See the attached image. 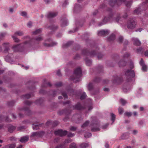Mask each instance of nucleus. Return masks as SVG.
Segmentation results:
<instances>
[{"label": "nucleus", "instance_id": "f257e3e1", "mask_svg": "<svg viewBox=\"0 0 148 148\" xmlns=\"http://www.w3.org/2000/svg\"><path fill=\"white\" fill-rule=\"evenodd\" d=\"M25 38L27 40L23 43L14 45L12 47V49L14 51H22L26 47L38 44L43 39V37L41 35L32 38L29 36H27L25 37Z\"/></svg>", "mask_w": 148, "mask_h": 148}, {"label": "nucleus", "instance_id": "f03ea898", "mask_svg": "<svg viewBox=\"0 0 148 148\" xmlns=\"http://www.w3.org/2000/svg\"><path fill=\"white\" fill-rule=\"evenodd\" d=\"M95 48L96 49V51L92 50L90 51L87 49H84L82 51V54L85 56L90 57H93L96 56L98 59H101L103 56V55L98 52L97 50L99 49L96 46L95 47Z\"/></svg>", "mask_w": 148, "mask_h": 148}, {"label": "nucleus", "instance_id": "7ed1b4c3", "mask_svg": "<svg viewBox=\"0 0 148 148\" xmlns=\"http://www.w3.org/2000/svg\"><path fill=\"white\" fill-rule=\"evenodd\" d=\"M99 8L107 10L110 12L109 15L108 17H105L103 20V22L99 23L98 25L100 26L105 24L108 22L109 21L113 19V13L112 12V9L110 8H107L105 4H103L101 5L99 7Z\"/></svg>", "mask_w": 148, "mask_h": 148}, {"label": "nucleus", "instance_id": "20e7f679", "mask_svg": "<svg viewBox=\"0 0 148 148\" xmlns=\"http://www.w3.org/2000/svg\"><path fill=\"white\" fill-rule=\"evenodd\" d=\"M74 76H71L70 79L73 80L75 83L80 80V77L82 76V70L80 67L76 68L74 72Z\"/></svg>", "mask_w": 148, "mask_h": 148}, {"label": "nucleus", "instance_id": "39448f33", "mask_svg": "<svg viewBox=\"0 0 148 148\" xmlns=\"http://www.w3.org/2000/svg\"><path fill=\"white\" fill-rule=\"evenodd\" d=\"M130 83L132 82H134L135 80V73L134 70H132L134 67L133 62L130 61Z\"/></svg>", "mask_w": 148, "mask_h": 148}, {"label": "nucleus", "instance_id": "423d86ee", "mask_svg": "<svg viewBox=\"0 0 148 148\" xmlns=\"http://www.w3.org/2000/svg\"><path fill=\"white\" fill-rule=\"evenodd\" d=\"M110 5L114 6L116 5L118 6L121 5L123 2H125L126 0H108Z\"/></svg>", "mask_w": 148, "mask_h": 148}, {"label": "nucleus", "instance_id": "0eeeda50", "mask_svg": "<svg viewBox=\"0 0 148 148\" xmlns=\"http://www.w3.org/2000/svg\"><path fill=\"white\" fill-rule=\"evenodd\" d=\"M23 33L21 31H17L12 36V38L15 42H18L20 40L19 39L16 38V35L21 36L23 35Z\"/></svg>", "mask_w": 148, "mask_h": 148}, {"label": "nucleus", "instance_id": "6e6552de", "mask_svg": "<svg viewBox=\"0 0 148 148\" xmlns=\"http://www.w3.org/2000/svg\"><path fill=\"white\" fill-rule=\"evenodd\" d=\"M55 134L56 135H59L60 136H63L66 135L67 133V132L66 131H63L62 130H59L55 131L54 132Z\"/></svg>", "mask_w": 148, "mask_h": 148}, {"label": "nucleus", "instance_id": "1a4fd4ad", "mask_svg": "<svg viewBox=\"0 0 148 148\" xmlns=\"http://www.w3.org/2000/svg\"><path fill=\"white\" fill-rule=\"evenodd\" d=\"M123 80L122 78L116 75L113 80V82L114 84H119Z\"/></svg>", "mask_w": 148, "mask_h": 148}, {"label": "nucleus", "instance_id": "9d476101", "mask_svg": "<svg viewBox=\"0 0 148 148\" xmlns=\"http://www.w3.org/2000/svg\"><path fill=\"white\" fill-rule=\"evenodd\" d=\"M51 84L49 82H47L46 79H44L43 82L42 84L41 87L42 88H44L48 86L51 87Z\"/></svg>", "mask_w": 148, "mask_h": 148}, {"label": "nucleus", "instance_id": "9b49d317", "mask_svg": "<svg viewBox=\"0 0 148 148\" xmlns=\"http://www.w3.org/2000/svg\"><path fill=\"white\" fill-rule=\"evenodd\" d=\"M136 20L134 19L130 18V29H133L134 28L136 25Z\"/></svg>", "mask_w": 148, "mask_h": 148}, {"label": "nucleus", "instance_id": "f8f14e48", "mask_svg": "<svg viewBox=\"0 0 148 148\" xmlns=\"http://www.w3.org/2000/svg\"><path fill=\"white\" fill-rule=\"evenodd\" d=\"M109 33V31L108 30H102L98 32L99 36H105L108 35Z\"/></svg>", "mask_w": 148, "mask_h": 148}, {"label": "nucleus", "instance_id": "ddd939ff", "mask_svg": "<svg viewBox=\"0 0 148 148\" xmlns=\"http://www.w3.org/2000/svg\"><path fill=\"white\" fill-rule=\"evenodd\" d=\"M68 21L66 18H64L61 20V25L62 27H64L67 25Z\"/></svg>", "mask_w": 148, "mask_h": 148}, {"label": "nucleus", "instance_id": "4468645a", "mask_svg": "<svg viewBox=\"0 0 148 148\" xmlns=\"http://www.w3.org/2000/svg\"><path fill=\"white\" fill-rule=\"evenodd\" d=\"M29 139V137L27 136H23L21 138L19 141L21 143H25Z\"/></svg>", "mask_w": 148, "mask_h": 148}, {"label": "nucleus", "instance_id": "2eb2a0df", "mask_svg": "<svg viewBox=\"0 0 148 148\" xmlns=\"http://www.w3.org/2000/svg\"><path fill=\"white\" fill-rule=\"evenodd\" d=\"M3 45L4 48V51L5 53L9 52V44L8 43H5L3 44Z\"/></svg>", "mask_w": 148, "mask_h": 148}, {"label": "nucleus", "instance_id": "dca6fc26", "mask_svg": "<svg viewBox=\"0 0 148 148\" xmlns=\"http://www.w3.org/2000/svg\"><path fill=\"white\" fill-rule=\"evenodd\" d=\"M124 78H125L127 82H129L130 81V70L128 69L126 71L125 74Z\"/></svg>", "mask_w": 148, "mask_h": 148}, {"label": "nucleus", "instance_id": "f3484780", "mask_svg": "<svg viewBox=\"0 0 148 148\" xmlns=\"http://www.w3.org/2000/svg\"><path fill=\"white\" fill-rule=\"evenodd\" d=\"M57 13L56 12H50L47 15L48 18H53L56 16Z\"/></svg>", "mask_w": 148, "mask_h": 148}, {"label": "nucleus", "instance_id": "a211bd4d", "mask_svg": "<svg viewBox=\"0 0 148 148\" xmlns=\"http://www.w3.org/2000/svg\"><path fill=\"white\" fill-rule=\"evenodd\" d=\"M46 27L47 28H49L50 29H51L53 31L56 30L58 28V26L57 25H55L53 24L49 26H48V27L46 26Z\"/></svg>", "mask_w": 148, "mask_h": 148}, {"label": "nucleus", "instance_id": "6ab92c4d", "mask_svg": "<svg viewBox=\"0 0 148 148\" xmlns=\"http://www.w3.org/2000/svg\"><path fill=\"white\" fill-rule=\"evenodd\" d=\"M133 43L136 46H140L141 44L140 42L137 38H133Z\"/></svg>", "mask_w": 148, "mask_h": 148}, {"label": "nucleus", "instance_id": "aec40b11", "mask_svg": "<svg viewBox=\"0 0 148 148\" xmlns=\"http://www.w3.org/2000/svg\"><path fill=\"white\" fill-rule=\"evenodd\" d=\"M10 55L12 56V54H9L7 56L5 57V59L7 62L11 63L12 62V57L10 56Z\"/></svg>", "mask_w": 148, "mask_h": 148}, {"label": "nucleus", "instance_id": "412c9836", "mask_svg": "<svg viewBox=\"0 0 148 148\" xmlns=\"http://www.w3.org/2000/svg\"><path fill=\"white\" fill-rule=\"evenodd\" d=\"M44 45L46 47H51L56 45L57 43L55 42H52L50 44L44 43Z\"/></svg>", "mask_w": 148, "mask_h": 148}, {"label": "nucleus", "instance_id": "4be33fe9", "mask_svg": "<svg viewBox=\"0 0 148 148\" xmlns=\"http://www.w3.org/2000/svg\"><path fill=\"white\" fill-rule=\"evenodd\" d=\"M126 62L123 60H121L118 63V65L119 67H122L126 65Z\"/></svg>", "mask_w": 148, "mask_h": 148}, {"label": "nucleus", "instance_id": "5701e85b", "mask_svg": "<svg viewBox=\"0 0 148 148\" xmlns=\"http://www.w3.org/2000/svg\"><path fill=\"white\" fill-rule=\"evenodd\" d=\"M42 29H39L32 32V35H36L40 34L42 32Z\"/></svg>", "mask_w": 148, "mask_h": 148}, {"label": "nucleus", "instance_id": "b1692460", "mask_svg": "<svg viewBox=\"0 0 148 148\" xmlns=\"http://www.w3.org/2000/svg\"><path fill=\"white\" fill-rule=\"evenodd\" d=\"M81 6L78 4H76L75 6V8L74 9V12L76 11H79L81 9Z\"/></svg>", "mask_w": 148, "mask_h": 148}, {"label": "nucleus", "instance_id": "393cba45", "mask_svg": "<svg viewBox=\"0 0 148 148\" xmlns=\"http://www.w3.org/2000/svg\"><path fill=\"white\" fill-rule=\"evenodd\" d=\"M73 42L72 41H70L68 42L66 44L63 45V47L64 48H66L70 46L71 45L73 44Z\"/></svg>", "mask_w": 148, "mask_h": 148}, {"label": "nucleus", "instance_id": "a878e982", "mask_svg": "<svg viewBox=\"0 0 148 148\" xmlns=\"http://www.w3.org/2000/svg\"><path fill=\"white\" fill-rule=\"evenodd\" d=\"M85 61L86 65L88 66H90L92 64L91 61L90 59H88L87 57L86 58Z\"/></svg>", "mask_w": 148, "mask_h": 148}, {"label": "nucleus", "instance_id": "bb28decb", "mask_svg": "<svg viewBox=\"0 0 148 148\" xmlns=\"http://www.w3.org/2000/svg\"><path fill=\"white\" fill-rule=\"evenodd\" d=\"M93 84L91 83L90 82L89 83L88 86V89L89 91H90L93 90Z\"/></svg>", "mask_w": 148, "mask_h": 148}, {"label": "nucleus", "instance_id": "cd10ccee", "mask_svg": "<svg viewBox=\"0 0 148 148\" xmlns=\"http://www.w3.org/2000/svg\"><path fill=\"white\" fill-rule=\"evenodd\" d=\"M115 35L114 34H112L108 38V40L109 41H111L114 40L115 39Z\"/></svg>", "mask_w": 148, "mask_h": 148}, {"label": "nucleus", "instance_id": "c85d7f7f", "mask_svg": "<svg viewBox=\"0 0 148 148\" xmlns=\"http://www.w3.org/2000/svg\"><path fill=\"white\" fill-rule=\"evenodd\" d=\"M6 34L5 32H1L0 33V41L4 39Z\"/></svg>", "mask_w": 148, "mask_h": 148}, {"label": "nucleus", "instance_id": "c756f323", "mask_svg": "<svg viewBox=\"0 0 148 148\" xmlns=\"http://www.w3.org/2000/svg\"><path fill=\"white\" fill-rule=\"evenodd\" d=\"M16 147V144L14 143L11 144L6 146V148H14Z\"/></svg>", "mask_w": 148, "mask_h": 148}, {"label": "nucleus", "instance_id": "7c9ffc66", "mask_svg": "<svg viewBox=\"0 0 148 148\" xmlns=\"http://www.w3.org/2000/svg\"><path fill=\"white\" fill-rule=\"evenodd\" d=\"M15 129V127L14 126H11L9 127L8 131L10 133H12Z\"/></svg>", "mask_w": 148, "mask_h": 148}, {"label": "nucleus", "instance_id": "2f4dec72", "mask_svg": "<svg viewBox=\"0 0 148 148\" xmlns=\"http://www.w3.org/2000/svg\"><path fill=\"white\" fill-rule=\"evenodd\" d=\"M140 8H138L134 10L133 13L135 14H138L140 12Z\"/></svg>", "mask_w": 148, "mask_h": 148}, {"label": "nucleus", "instance_id": "473e14b6", "mask_svg": "<svg viewBox=\"0 0 148 148\" xmlns=\"http://www.w3.org/2000/svg\"><path fill=\"white\" fill-rule=\"evenodd\" d=\"M75 108L77 110H81L83 109V108L81 107V105L80 104H78L75 106Z\"/></svg>", "mask_w": 148, "mask_h": 148}, {"label": "nucleus", "instance_id": "72a5a7b5", "mask_svg": "<svg viewBox=\"0 0 148 148\" xmlns=\"http://www.w3.org/2000/svg\"><path fill=\"white\" fill-rule=\"evenodd\" d=\"M80 146L81 148H86L88 147V144L87 143H84L82 144Z\"/></svg>", "mask_w": 148, "mask_h": 148}, {"label": "nucleus", "instance_id": "f704fd0d", "mask_svg": "<svg viewBox=\"0 0 148 148\" xmlns=\"http://www.w3.org/2000/svg\"><path fill=\"white\" fill-rule=\"evenodd\" d=\"M40 133H43V132H34L31 135V136L32 137H34L35 136H38L40 135Z\"/></svg>", "mask_w": 148, "mask_h": 148}, {"label": "nucleus", "instance_id": "c9c22d12", "mask_svg": "<svg viewBox=\"0 0 148 148\" xmlns=\"http://www.w3.org/2000/svg\"><path fill=\"white\" fill-rule=\"evenodd\" d=\"M137 52L138 53H140L143 52V49L141 47H140L137 49Z\"/></svg>", "mask_w": 148, "mask_h": 148}, {"label": "nucleus", "instance_id": "e433bc0d", "mask_svg": "<svg viewBox=\"0 0 148 148\" xmlns=\"http://www.w3.org/2000/svg\"><path fill=\"white\" fill-rule=\"evenodd\" d=\"M141 66H142V70L143 71H147V66L145 64Z\"/></svg>", "mask_w": 148, "mask_h": 148}, {"label": "nucleus", "instance_id": "4c0bfd02", "mask_svg": "<svg viewBox=\"0 0 148 148\" xmlns=\"http://www.w3.org/2000/svg\"><path fill=\"white\" fill-rule=\"evenodd\" d=\"M101 79L99 77H96L93 80V82L96 83H98L100 82Z\"/></svg>", "mask_w": 148, "mask_h": 148}, {"label": "nucleus", "instance_id": "58836bf2", "mask_svg": "<svg viewBox=\"0 0 148 148\" xmlns=\"http://www.w3.org/2000/svg\"><path fill=\"white\" fill-rule=\"evenodd\" d=\"M120 101L121 103L123 106H124L127 103L126 101L122 99H121Z\"/></svg>", "mask_w": 148, "mask_h": 148}, {"label": "nucleus", "instance_id": "ea45409f", "mask_svg": "<svg viewBox=\"0 0 148 148\" xmlns=\"http://www.w3.org/2000/svg\"><path fill=\"white\" fill-rule=\"evenodd\" d=\"M111 115L112 117V121L113 122L115 119V115L113 113L111 114Z\"/></svg>", "mask_w": 148, "mask_h": 148}, {"label": "nucleus", "instance_id": "a19ab883", "mask_svg": "<svg viewBox=\"0 0 148 148\" xmlns=\"http://www.w3.org/2000/svg\"><path fill=\"white\" fill-rule=\"evenodd\" d=\"M92 135L90 133H86L84 135L85 137L86 138H89Z\"/></svg>", "mask_w": 148, "mask_h": 148}, {"label": "nucleus", "instance_id": "79ce46f5", "mask_svg": "<svg viewBox=\"0 0 148 148\" xmlns=\"http://www.w3.org/2000/svg\"><path fill=\"white\" fill-rule=\"evenodd\" d=\"M118 111L120 114H122L124 112V110L123 108L119 107L118 108Z\"/></svg>", "mask_w": 148, "mask_h": 148}, {"label": "nucleus", "instance_id": "37998d69", "mask_svg": "<svg viewBox=\"0 0 148 148\" xmlns=\"http://www.w3.org/2000/svg\"><path fill=\"white\" fill-rule=\"evenodd\" d=\"M91 130L92 132H96L100 130V129L99 127H93L91 129Z\"/></svg>", "mask_w": 148, "mask_h": 148}, {"label": "nucleus", "instance_id": "c03bdc74", "mask_svg": "<svg viewBox=\"0 0 148 148\" xmlns=\"http://www.w3.org/2000/svg\"><path fill=\"white\" fill-rule=\"evenodd\" d=\"M55 85L56 87H60L62 86V83L60 82H57L55 84Z\"/></svg>", "mask_w": 148, "mask_h": 148}, {"label": "nucleus", "instance_id": "a18cd8bd", "mask_svg": "<svg viewBox=\"0 0 148 148\" xmlns=\"http://www.w3.org/2000/svg\"><path fill=\"white\" fill-rule=\"evenodd\" d=\"M89 123V121H87L85 122L82 126V127H85L87 126Z\"/></svg>", "mask_w": 148, "mask_h": 148}, {"label": "nucleus", "instance_id": "49530a36", "mask_svg": "<svg viewBox=\"0 0 148 148\" xmlns=\"http://www.w3.org/2000/svg\"><path fill=\"white\" fill-rule=\"evenodd\" d=\"M21 15L23 16H25L27 15V13L25 11H23L21 12Z\"/></svg>", "mask_w": 148, "mask_h": 148}, {"label": "nucleus", "instance_id": "de8ad7c7", "mask_svg": "<svg viewBox=\"0 0 148 148\" xmlns=\"http://www.w3.org/2000/svg\"><path fill=\"white\" fill-rule=\"evenodd\" d=\"M70 148H76V147L74 143L71 144L70 146Z\"/></svg>", "mask_w": 148, "mask_h": 148}, {"label": "nucleus", "instance_id": "09e8293b", "mask_svg": "<svg viewBox=\"0 0 148 148\" xmlns=\"http://www.w3.org/2000/svg\"><path fill=\"white\" fill-rule=\"evenodd\" d=\"M131 132L132 134L134 135H136L138 133V131L136 130H132Z\"/></svg>", "mask_w": 148, "mask_h": 148}, {"label": "nucleus", "instance_id": "8fccbe9b", "mask_svg": "<svg viewBox=\"0 0 148 148\" xmlns=\"http://www.w3.org/2000/svg\"><path fill=\"white\" fill-rule=\"evenodd\" d=\"M123 37L121 36H120L119 38V42L120 43L122 42L123 41Z\"/></svg>", "mask_w": 148, "mask_h": 148}, {"label": "nucleus", "instance_id": "3c124183", "mask_svg": "<svg viewBox=\"0 0 148 148\" xmlns=\"http://www.w3.org/2000/svg\"><path fill=\"white\" fill-rule=\"evenodd\" d=\"M39 125H33V129L34 130H37V129H38L39 128Z\"/></svg>", "mask_w": 148, "mask_h": 148}, {"label": "nucleus", "instance_id": "603ef678", "mask_svg": "<svg viewBox=\"0 0 148 148\" xmlns=\"http://www.w3.org/2000/svg\"><path fill=\"white\" fill-rule=\"evenodd\" d=\"M27 25L28 27H30L32 25V23L31 21H29L27 23Z\"/></svg>", "mask_w": 148, "mask_h": 148}, {"label": "nucleus", "instance_id": "864d4df0", "mask_svg": "<svg viewBox=\"0 0 148 148\" xmlns=\"http://www.w3.org/2000/svg\"><path fill=\"white\" fill-rule=\"evenodd\" d=\"M72 141V140L70 139H68L65 140L64 141V143H69L71 142Z\"/></svg>", "mask_w": 148, "mask_h": 148}, {"label": "nucleus", "instance_id": "5fc2aeb1", "mask_svg": "<svg viewBox=\"0 0 148 148\" xmlns=\"http://www.w3.org/2000/svg\"><path fill=\"white\" fill-rule=\"evenodd\" d=\"M130 116V113L129 112H126L124 114V116L125 118H126V117H129Z\"/></svg>", "mask_w": 148, "mask_h": 148}, {"label": "nucleus", "instance_id": "6e6d98bb", "mask_svg": "<svg viewBox=\"0 0 148 148\" xmlns=\"http://www.w3.org/2000/svg\"><path fill=\"white\" fill-rule=\"evenodd\" d=\"M80 57V55L78 54H77L74 57L75 59H78Z\"/></svg>", "mask_w": 148, "mask_h": 148}, {"label": "nucleus", "instance_id": "4d7b16f0", "mask_svg": "<svg viewBox=\"0 0 148 148\" xmlns=\"http://www.w3.org/2000/svg\"><path fill=\"white\" fill-rule=\"evenodd\" d=\"M80 47L79 45H76L74 47V49L75 50H78L80 48Z\"/></svg>", "mask_w": 148, "mask_h": 148}, {"label": "nucleus", "instance_id": "13d9d810", "mask_svg": "<svg viewBox=\"0 0 148 148\" xmlns=\"http://www.w3.org/2000/svg\"><path fill=\"white\" fill-rule=\"evenodd\" d=\"M140 64L141 66L142 65H143L145 64H144V61H143V59H142V58L141 59L140 61Z\"/></svg>", "mask_w": 148, "mask_h": 148}, {"label": "nucleus", "instance_id": "bf43d9fd", "mask_svg": "<svg viewBox=\"0 0 148 148\" xmlns=\"http://www.w3.org/2000/svg\"><path fill=\"white\" fill-rule=\"evenodd\" d=\"M136 142V141L134 139L132 140L131 141V144L132 146H133L134 145Z\"/></svg>", "mask_w": 148, "mask_h": 148}, {"label": "nucleus", "instance_id": "052dcab7", "mask_svg": "<svg viewBox=\"0 0 148 148\" xmlns=\"http://www.w3.org/2000/svg\"><path fill=\"white\" fill-rule=\"evenodd\" d=\"M108 124H106L103 125L102 126V128L103 129H106L108 126Z\"/></svg>", "mask_w": 148, "mask_h": 148}, {"label": "nucleus", "instance_id": "680f3d73", "mask_svg": "<svg viewBox=\"0 0 148 148\" xmlns=\"http://www.w3.org/2000/svg\"><path fill=\"white\" fill-rule=\"evenodd\" d=\"M86 95H85V94L81 96L80 99L81 100L83 99L86 98Z\"/></svg>", "mask_w": 148, "mask_h": 148}, {"label": "nucleus", "instance_id": "e2e57ef3", "mask_svg": "<svg viewBox=\"0 0 148 148\" xmlns=\"http://www.w3.org/2000/svg\"><path fill=\"white\" fill-rule=\"evenodd\" d=\"M125 5L126 7H129L130 6V2L129 1L125 2Z\"/></svg>", "mask_w": 148, "mask_h": 148}, {"label": "nucleus", "instance_id": "0e129e2a", "mask_svg": "<svg viewBox=\"0 0 148 148\" xmlns=\"http://www.w3.org/2000/svg\"><path fill=\"white\" fill-rule=\"evenodd\" d=\"M103 90L105 92H109V89L107 88H104L103 89Z\"/></svg>", "mask_w": 148, "mask_h": 148}, {"label": "nucleus", "instance_id": "69168bd1", "mask_svg": "<svg viewBox=\"0 0 148 148\" xmlns=\"http://www.w3.org/2000/svg\"><path fill=\"white\" fill-rule=\"evenodd\" d=\"M76 129V128L74 127H71L70 128V130L72 131H74Z\"/></svg>", "mask_w": 148, "mask_h": 148}, {"label": "nucleus", "instance_id": "338daca9", "mask_svg": "<svg viewBox=\"0 0 148 148\" xmlns=\"http://www.w3.org/2000/svg\"><path fill=\"white\" fill-rule=\"evenodd\" d=\"M143 29L141 28H140L138 29H137L136 30V32H140Z\"/></svg>", "mask_w": 148, "mask_h": 148}, {"label": "nucleus", "instance_id": "774afa93", "mask_svg": "<svg viewBox=\"0 0 148 148\" xmlns=\"http://www.w3.org/2000/svg\"><path fill=\"white\" fill-rule=\"evenodd\" d=\"M24 97L25 98H27V99L29 98L30 97V96L29 94H27Z\"/></svg>", "mask_w": 148, "mask_h": 148}]
</instances>
